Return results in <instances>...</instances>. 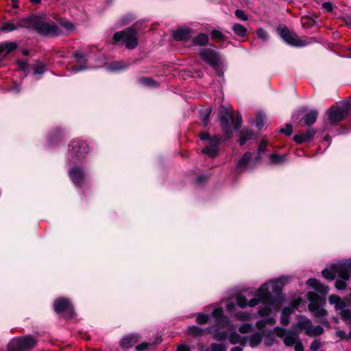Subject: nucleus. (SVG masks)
<instances>
[{
	"instance_id": "49530a36",
	"label": "nucleus",
	"mask_w": 351,
	"mask_h": 351,
	"mask_svg": "<svg viewBox=\"0 0 351 351\" xmlns=\"http://www.w3.org/2000/svg\"><path fill=\"white\" fill-rule=\"evenodd\" d=\"M60 25L69 32L74 29V26L71 22L66 19H61L60 21Z\"/></svg>"
},
{
	"instance_id": "052dcab7",
	"label": "nucleus",
	"mask_w": 351,
	"mask_h": 351,
	"mask_svg": "<svg viewBox=\"0 0 351 351\" xmlns=\"http://www.w3.org/2000/svg\"><path fill=\"white\" fill-rule=\"evenodd\" d=\"M149 346V343L144 342L139 345H138L136 348L137 351H144L145 350L148 346Z\"/></svg>"
},
{
	"instance_id": "864d4df0",
	"label": "nucleus",
	"mask_w": 351,
	"mask_h": 351,
	"mask_svg": "<svg viewBox=\"0 0 351 351\" xmlns=\"http://www.w3.org/2000/svg\"><path fill=\"white\" fill-rule=\"evenodd\" d=\"M235 16L238 19L241 21H247L248 19L247 15L244 12V11L237 9L235 10Z\"/></svg>"
},
{
	"instance_id": "f257e3e1",
	"label": "nucleus",
	"mask_w": 351,
	"mask_h": 351,
	"mask_svg": "<svg viewBox=\"0 0 351 351\" xmlns=\"http://www.w3.org/2000/svg\"><path fill=\"white\" fill-rule=\"evenodd\" d=\"M88 152L89 147L85 141L73 140L66 155V165L70 167L69 176L73 184L79 188L86 183V176L82 165Z\"/></svg>"
},
{
	"instance_id": "79ce46f5",
	"label": "nucleus",
	"mask_w": 351,
	"mask_h": 351,
	"mask_svg": "<svg viewBox=\"0 0 351 351\" xmlns=\"http://www.w3.org/2000/svg\"><path fill=\"white\" fill-rule=\"evenodd\" d=\"M341 319L348 324H351V309L343 308L340 312Z\"/></svg>"
},
{
	"instance_id": "6ab92c4d",
	"label": "nucleus",
	"mask_w": 351,
	"mask_h": 351,
	"mask_svg": "<svg viewBox=\"0 0 351 351\" xmlns=\"http://www.w3.org/2000/svg\"><path fill=\"white\" fill-rule=\"evenodd\" d=\"M288 282L287 277L281 276L278 278L267 281L269 283V288L271 287L272 292L276 295H280L284 285Z\"/></svg>"
},
{
	"instance_id": "6e6d98bb",
	"label": "nucleus",
	"mask_w": 351,
	"mask_h": 351,
	"mask_svg": "<svg viewBox=\"0 0 351 351\" xmlns=\"http://www.w3.org/2000/svg\"><path fill=\"white\" fill-rule=\"evenodd\" d=\"M280 132L285 134L287 136H290L293 132L291 125L287 124L285 128H280Z\"/></svg>"
},
{
	"instance_id": "9d476101",
	"label": "nucleus",
	"mask_w": 351,
	"mask_h": 351,
	"mask_svg": "<svg viewBox=\"0 0 351 351\" xmlns=\"http://www.w3.org/2000/svg\"><path fill=\"white\" fill-rule=\"evenodd\" d=\"M36 339L32 335L12 339L8 346V351H27L33 348L36 344Z\"/></svg>"
},
{
	"instance_id": "13d9d810",
	"label": "nucleus",
	"mask_w": 351,
	"mask_h": 351,
	"mask_svg": "<svg viewBox=\"0 0 351 351\" xmlns=\"http://www.w3.org/2000/svg\"><path fill=\"white\" fill-rule=\"evenodd\" d=\"M17 64L19 67L23 71H26L28 69L29 64L26 60H18Z\"/></svg>"
},
{
	"instance_id": "c85d7f7f",
	"label": "nucleus",
	"mask_w": 351,
	"mask_h": 351,
	"mask_svg": "<svg viewBox=\"0 0 351 351\" xmlns=\"http://www.w3.org/2000/svg\"><path fill=\"white\" fill-rule=\"evenodd\" d=\"M191 29L189 28L183 27L175 31L173 37L178 40H185L190 37Z\"/></svg>"
},
{
	"instance_id": "5fc2aeb1",
	"label": "nucleus",
	"mask_w": 351,
	"mask_h": 351,
	"mask_svg": "<svg viewBox=\"0 0 351 351\" xmlns=\"http://www.w3.org/2000/svg\"><path fill=\"white\" fill-rule=\"evenodd\" d=\"M293 140L297 143H299V144H302L304 142H308L307 141H306L305 139V137H304V135L303 134V133H300V134H295L293 137Z\"/></svg>"
},
{
	"instance_id": "473e14b6",
	"label": "nucleus",
	"mask_w": 351,
	"mask_h": 351,
	"mask_svg": "<svg viewBox=\"0 0 351 351\" xmlns=\"http://www.w3.org/2000/svg\"><path fill=\"white\" fill-rule=\"evenodd\" d=\"M232 29L237 36L241 38H245L247 36V29L243 25L239 23H235L232 25Z\"/></svg>"
},
{
	"instance_id": "a878e982",
	"label": "nucleus",
	"mask_w": 351,
	"mask_h": 351,
	"mask_svg": "<svg viewBox=\"0 0 351 351\" xmlns=\"http://www.w3.org/2000/svg\"><path fill=\"white\" fill-rule=\"evenodd\" d=\"M18 48L16 42H4L0 43V55L6 56Z\"/></svg>"
},
{
	"instance_id": "c756f323",
	"label": "nucleus",
	"mask_w": 351,
	"mask_h": 351,
	"mask_svg": "<svg viewBox=\"0 0 351 351\" xmlns=\"http://www.w3.org/2000/svg\"><path fill=\"white\" fill-rule=\"evenodd\" d=\"M328 302L330 304L335 305L337 310H341V311L346 307L344 301L337 295H330L328 297Z\"/></svg>"
},
{
	"instance_id": "bf43d9fd",
	"label": "nucleus",
	"mask_w": 351,
	"mask_h": 351,
	"mask_svg": "<svg viewBox=\"0 0 351 351\" xmlns=\"http://www.w3.org/2000/svg\"><path fill=\"white\" fill-rule=\"evenodd\" d=\"M236 308V304L234 302H228L226 306L228 312H232Z\"/></svg>"
},
{
	"instance_id": "dca6fc26",
	"label": "nucleus",
	"mask_w": 351,
	"mask_h": 351,
	"mask_svg": "<svg viewBox=\"0 0 351 351\" xmlns=\"http://www.w3.org/2000/svg\"><path fill=\"white\" fill-rule=\"evenodd\" d=\"M220 141V138L217 136L212 137L208 140V145L202 149V152L207 154L210 157H215L219 152L218 147Z\"/></svg>"
},
{
	"instance_id": "37998d69",
	"label": "nucleus",
	"mask_w": 351,
	"mask_h": 351,
	"mask_svg": "<svg viewBox=\"0 0 351 351\" xmlns=\"http://www.w3.org/2000/svg\"><path fill=\"white\" fill-rule=\"evenodd\" d=\"M210 316L206 313H198L196 317V322L199 324H205L209 322Z\"/></svg>"
},
{
	"instance_id": "423d86ee",
	"label": "nucleus",
	"mask_w": 351,
	"mask_h": 351,
	"mask_svg": "<svg viewBox=\"0 0 351 351\" xmlns=\"http://www.w3.org/2000/svg\"><path fill=\"white\" fill-rule=\"evenodd\" d=\"M274 333L282 339L285 345L287 347L294 346L295 351H304L302 341L299 335L292 329H285L279 326L274 328Z\"/></svg>"
},
{
	"instance_id": "3c124183",
	"label": "nucleus",
	"mask_w": 351,
	"mask_h": 351,
	"mask_svg": "<svg viewBox=\"0 0 351 351\" xmlns=\"http://www.w3.org/2000/svg\"><path fill=\"white\" fill-rule=\"evenodd\" d=\"M253 329L252 324H243L239 328V331L242 334H245L251 332Z\"/></svg>"
},
{
	"instance_id": "09e8293b",
	"label": "nucleus",
	"mask_w": 351,
	"mask_h": 351,
	"mask_svg": "<svg viewBox=\"0 0 351 351\" xmlns=\"http://www.w3.org/2000/svg\"><path fill=\"white\" fill-rule=\"evenodd\" d=\"M322 346V343L319 339L313 340L310 346L311 351H318Z\"/></svg>"
},
{
	"instance_id": "0eeeda50",
	"label": "nucleus",
	"mask_w": 351,
	"mask_h": 351,
	"mask_svg": "<svg viewBox=\"0 0 351 351\" xmlns=\"http://www.w3.org/2000/svg\"><path fill=\"white\" fill-rule=\"evenodd\" d=\"M113 43L120 46L124 45L129 49L136 48L138 42L135 29L129 27L115 32L113 35Z\"/></svg>"
},
{
	"instance_id": "4c0bfd02",
	"label": "nucleus",
	"mask_w": 351,
	"mask_h": 351,
	"mask_svg": "<svg viewBox=\"0 0 351 351\" xmlns=\"http://www.w3.org/2000/svg\"><path fill=\"white\" fill-rule=\"evenodd\" d=\"M286 155L272 154L269 155V159L271 160V163L274 165H280L286 161Z\"/></svg>"
},
{
	"instance_id": "4be33fe9",
	"label": "nucleus",
	"mask_w": 351,
	"mask_h": 351,
	"mask_svg": "<svg viewBox=\"0 0 351 351\" xmlns=\"http://www.w3.org/2000/svg\"><path fill=\"white\" fill-rule=\"evenodd\" d=\"M234 331L229 332L228 331V337L229 342L231 344H240L241 346L245 345L247 342V337H241L240 335H239L237 332H235V327L234 326H231V327Z\"/></svg>"
},
{
	"instance_id": "8fccbe9b",
	"label": "nucleus",
	"mask_w": 351,
	"mask_h": 351,
	"mask_svg": "<svg viewBox=\"0 0 351 351\" xmlns=\"http://www.w3.org/2000/svg\"><path fill=\"white\" fill-rule=\"evenodd\" d=\"M211 38L214 40H221L224 38V35L222 32L217 29H213L210 33Z\"/></svg>"
},
{
	"instance_id": "1a4fd4ad",
	"label": "nucleus",
	"mask_w": 351,
	"mask_h": 351,
	"mask_svg": "<svg viewBox=\"0 0 351 351\" xmlns=\"http://www.w3.org/2000/svg\"><path fill=\"white\" fill-rule=\"evenodd\" d=\"M327 114L332 125L337 124L351 114V102H346L337 106H332L328 110Z\"/></svg>"
},
{
	"instance_id": "c03bdc74",
	"label": "nucleus",
	"mask_w": 351,
	"mask_h": 351,
	"mask_svg": "<svg viewBox=\"0 0 351 351\" xmlns=\"http://www.w3.org/2000/svg\"><path fill=\"white\" fill-rule=\"evenodd\" d=\"M304 135L306 141H311L315 134L317 133V130L313 128H308L305 132H302Z\"/></svg>"
},
{
	"instance_id": "412c9836",
	"label": "nucleus",
	"mask_w": 351,
	"mask_h": 351,
	"mask_svg": "<svg viewBox=\"0 0 351 351\" xmlns=\"http://www.w3.org/2000/svg\"><path fill=\"white\" fill-rule=\"evenodd\" d=\"M75 58L79 65H76L71 68L73 73H77L87 69L88 67L86 66V56L80 52H75L74 55Z\"/></svg>"
},
{
	"instance_id": "393cba45",
	"label": "nucleus",
	"mask_w": 351,
	"mask_h": 351,
	"mask_svg": "<svg viewBox=\"0 0 351 351\" xmlns=\"http://www.w3.org/2000/svg\"><path fill=\"white\" fill-rule=\"evenodd\" d=\"M138 341V337L136 335H129L121 339L120 346L123 350H127L134 346Z\"/></svg>"
},
{
	"instance_id": "e433bc0d",
	"label": "nucleus",
	"mask_w": 351,
	"mask_h": 351,
	"mask_svg": "<svg viewBox=\"0 0 351 351\" xmlns=\"http://www.w3.org/2000/svg\"><path fill=\"white\" fill-rule=\"evenodd\" d=\"M252 137V132L249 130H243L240 133L239 143L241 145L245 144V143L250 140Z\"/></svg>"
},
{
	"instance_id": "aec40b11",
	"label": "nucleus",
	"mask_w": 351,
	"mask_h": 351,
	"mask_svg": "<svg viewBox=\"0 0 351 351\" xmlns=\"http://www.w3.org/2000/svg\"><path fill=\"white\" fill-rule=\"evenodd\" d=\"M237 304L241 308H245L247 306L249 307H254L259 304V300L256 299H251L247 300V298L241 294H238L235 298Z\"/></svg>"
},
{
	"instance_id": "cd10ccee",
	"label": "nucleus",
	"mask_w": 351,
	"mask_h": 351,
	"mask_svg": "<svg viewBox=\"0 0 351 351\" xmlns=\"http://www.w3.org/2000/svg\"><path fill=\"white\" fill-rule=\"evenodd\" d=\"M187 334L194 337H197L209 333L208 332L207 328L203 329L197 326H190L187 328Z\"/></svg>"
},
{
	"instance_id": "680f3d73",
	"label": "nucleus",
	"mask_w": 351,
	"mask_h": 351,
	"mask_svg": "<svg viewBox=\"0 0 351 351\" xmlns=\"http://www.w3.org/2000/svg\"><path fill=\"white\" fill-rule=\"evenodd\" d=\"M266 146H267L266 142L264 140H263L258 146V152L259 153L265 152L266 151Z\"/></svg>"
},
{
	"instance_id": "6e6552de",
	"label": "nucleus",
	"mask_w": 351,
	"mask_h": 351,
	"mask_svg": "<svg viewBox=\"0 0 351 351\" xmlns=\"http://www.w3.org/2000/svg\"><path fill=\"white\" fill-rule=\"evenodd\" d=\"M220 123L222 130L230 138L232 133L237 131L241 123V117L239 115L235 120L232 114V112L227 109H223L221 112Z\"/></svg>"
},
{
	"instance_id": "f704fd0d",
	"label": "nucleus",
	"mask_w": 351,
	"mask_h": 351,
	"mask_svg": "<svg viewBox=\"0 0 351 351\" xmlns=\"http://www.w3.org/2000/svg\"><path fill=\"white\" fill-rule=\"evenodd\" d=\"M233 317L239 321L246 322L250 320L252 314L247 311H240L234 314Z\"/></svg>"
},
{
	"instance_id": "39448f33",
	"label": "nucleus",
	"mask_w": 351,
	"mask_h": 351,
	"mask_svg": "<svg viewBox=\"0 0 351 351\" xmlns=\"http://www.w3.org/2000/svg\"><path fill=\"white\" fill-rule=\"evenodd\" d=\"M291 329L298 335L301 332L310 337L322 335L324 332V328L320 325H313L311 320L304 315L297 316L296 322L291 325Z\"/></svg>"
},
{
	"instance_id": "bb28decb",
	"label": "nucleus",
	"mask_w": 351,
	"mask_h": 351,
	"mask_svg": "<svg viewBox=\"0 0 351 351\" xmlns=\"http://www.w3.org/2000/svg\"><path fill=\"white\" fill-rule=\"evenodd\" d=\"M294 307H285L282 310L280 316V324L282 326H287L289 324V318L291 315L294 312Z\"/></svg>"
},
{
	"instance_id": "2f4dec72",
	"label": "nucleus",
	"mask_w": 351,
	"mask_h": 351,
	"mask_svg": "<svg viewBox=\"0 0 351 351\" xmlns=\"http://www.w3.org/2000/svg\"><path fill=\"white\" fill-rule=\"evenodd\" d=\"M318 112L315 109H313L308 112L304 117V122L306 125H313L317 120Z\"/></svg>"
},
{
	"instance_id": "2eb2a0df",
	"label": "nucleus",
	"mask_w": 351,
	"mask_h": 351,
	"mask_svg": "<svg viewBox=\"0 0 351 351\" xmlns=\"http://www.w3.org/2000/svg\"><path fill=\"white\" fill-rule=\"evenodd\" d=\"M325 302L324 299L319 298H314L311 301L308 309L314 317L322 318L326 316L327 311L324 308Z\"/></svg>"
},
{
	"instance_id": "9b49d317",
	"label": "nucleus",
	"mask_w": 351,
	"mask_h": 351,
	"mask_svg": "<svg viewBox=\"0 0 351 351\" xmlns=\"http://www.w3.org/2000/svg\"><path fill=\"white\" fill-rule=\"evenodd\" d=\"M38 34L47 37H55L66 34L53 22H45L40 17L36 30Z\"/></svg>"
},
{
	"instance_id": "f8f14e48",
	"label": "nucleus",
	"mask_w": 351,
	"mask_h": 351,
	"mask_svg": "<svg viewBox=\"0 0 351 351\" xmlns=\"http://www.w3.org/2000/svg\"><path fill=\"white\" fill-rule=\"evenodd\" d=\"M277 32L280 38L288 45L293 47H304L311 42L300 39L295 33L291 32L286 27H278Z\"/></svg>"
},
{
	"instance_id": "338daca9",
	"label": "nucleus",
	"mask_w": 351,
	"mask_h": 351,
	"mask_svg": "<svg viewBox=\"0 0 351 351\" xmlns=\"http://www.w3.org/2000/svg\"><path fill=\"white\" fill-rule=\"evenodd\" d=\"M336 335L341 339H346L347 338V334L344 330H337L336 332Z\"/></svg>"
},
{
	"instance_id": "69168bd1",
	"label": "nucleus",
	"mask_w": 351,
	"mask_h": 351,
	"mask_svg": "<svg viewBox=\"0 0 351 351\" xmlns=\"http://www.w3.org/2000/svg\"><path fill=\"white\" fill-rule=\"evenodd\" d=\"M177 351H191V349L187 345L181 344L178 346Z\"/></svg>"
},
{
	"instance_id": "b1692460",
	"label": "nucleus",
	"mask_w": 351,
	"mask_h": 351,
	"mask_svg": "<svg viewBox=\"0 0 351 351\" xmlns=\"http://www.w3.org/2000/svg\"><path fill=\"white\" fill-rule=\"evenodd\" d=\"M129 64L124 61H114L105 65L107 71L110 72H119L127 69Z\"/></svg>"
},
{
	"instance_id": "a19ab883",
	"label": "nucleus",
	"mask_w": 351,
	"mask_h": 351,
	"mask_svg": "<svg viewBox=\"0 0 351 351\" xmlns=\"http://www.w3.org/2000/svg\"><path fill=\"white\" fill-rule=\"evenodd\" d=\"M265 123V114L263 112H259L257 115L256 125L259 130H262Z\"/></svg>"
},
{
	"instance_id": "f3484780",
	"label": "nucleus",
	"mask_w": 351,
	"mask_h": 351,
	"mask_svg": "<svg viewBox=\"0 0 351 351\" xmlns=\"http://www.w3.org/2000/svg\"><path fill=\"white\" fill-rule=\"evenodd\" d=\"M40 16L36 15H31L22 18L19 21V26L20 28H27L36 30Z\"/></svg>"
},
{
	"instance_id": "a211bd4d",
	"label": "nucleus",
	"mask_w": 351,
	"mask_h": 351,
	"mask_svg": "<svg viewBox=\"0 0 351 351\" xmlns=\"http://www.w3.org/2000/svg\"><path fill=\"white\" fill-rule=\"evenodd\" d=\"M252 163V154L251 152H247L245 153L243 156L239 159L237 165V170L239 172H242L246 169L251 168L254 164Z\"/></svg>"
},
{
	"instance_id": "c9c22d12",
	"label": "nucleus",
	"mask_w": 351,
	"mask_h": 351,
	"mask_svg": "<svg viewBox=\"0 0 351 351\" xmlns=\"http://www.w3.org/2000/svg\"><path fill=\"white\" fill-rule=\"evenodd\" d=\"M210 113H211L210 108L202 109L199 112L200 118H201L202 121L203 122L204 127H206L208 123Z\"/></svg>"
},
{
	"instance_id": "ddd939ff",
	"label": "nucleus",
	"mask_w": 351,
	"mask_h": 351,
	"mask_svg": "<svg viewBox=\"0 0 351 351\" xmlns=\"http://www.w3.org/2000/svg\"><path fill=\"white\" fill-rule=\"evenodd\" d=\"M53 308L58 314H62L66 319L73 318L75 315L73 305L67 298H60L56 300Z\"/></svg>"
},
{
	"instance_id": "4d7b16f0",
	"label": "nucleus",
	"mask_w": 351,
	"mask_h": 351,
	"mask_svg": "<svg viewBox=\"0 0 351 351\" xmlns=\"http://www.w3.org/2000/svg\"><path fill=\"white\" fill-rule=\"evenodd\" d=\"M275 342V338L271 335H267L264 339V343L266 346H271Z\"/></svg>"
},
{
	"instance_id": "0e129e2a",
	"label": "nucleus",
	"mask_w": 351,
	"mask_h": 351,
	"mask_svg": "<svg viewBox=\"0 0 351 351\" xmlns=\"http://www.w3.org/2000/svg\"><path fill=\"white\" fill-rule=\"evenodd\" d=\"M21 88L20 84L14 83L10 88V90L14 93H19L21 90Z\"/></svg>"
},
{
	"instance_id": "ea45409f",
	"label": "nucleus",
	"mask_w": 351,
	"mask_h": 351,
	"mask_svg": "<svg viewBox=\"0 0 351 351\" xmlns=\"http://www.w3.org/2000/svg\"><path fill=\"white\" fill-rule=\"evenodd\" d=\"M46 71V65L41 61H36L34 67V74H43Z\"/></svg>"
},
{
	"instance_id": "58836bf2",
	"label": "nucleus",
	"mask_w": 351,
	"mask_h": 351,
	"mask_svg": "<svg viewBox=\"0 0 351 351\" xmlns=\"http://www.w3.org/2000/svg\"><path fill=\"white\" fill-rule=\"evenodd\" d=\"M208 41V36L205 34H199L193 38V43L196 45H204Z\"/></svg>"
},
{
	"instance_id": "de8ad7c7",
	"label": "nucleus",
	"mask_w": 351,
	"mask_h": 351,
	"mask_svg": "<svg viewBox=\"0 0 351 351\" xmlns=\"http://www.w3.org/2000/svg\"><path fill=\"white\" fill-rule=\"evenodd\" d=\"M256 33H257L258 37L259 38H261V40H263V41L265 42L269 40V34L267 32V31H265L264 29L258 28L256 31Z\"/></svg>"
},
{
	"instance_id": "774afa93",
	"label": "nucleus",
	"mask_w": 351,
	"mask_h": 351,
	"mask_svg": "<svg viewBox=\"0 0 351 351\" xmlns=\"http://www.w3.org/2000/svg\"><path fill=\"white\" fill-rule=\"evenodd\" d=\"M322 7L326 11H331L332 9V4L330 2H324L322 4Z\"/></svg>"
},
{
	"instance_id": "7c9ffc66",
	"label": "nucleus",
	"mask_w": 351,
	"mask_h": 351,
	"mask_svg": "<svg viewBox=\"0 0 351 351\" xmlns=\"http://www.w3.org/2000/svg\"><path fill=\"white\" fill-rule=\"evenodd\" d=\"M247 341L252 348L258 346L262 341V335L260 332H256L250 336H247Z\"/></svg>"
},
{
	"instance_id": "7ed1b4c3",
	"label": "nucleus",
	"mask_w": 351,
	"mask_h": 351,
	"mask_svg": "<svg viewBox=\"0 0 351 351\" xmlns=\"http://www.w3.org/2000/svg\"><path fill=\"white\" fill-rule=\"evenodd\" d=\"M322 276L327 280H332L336 277L339 279L335 282V288L337 290H344L347 287V282L351 277V260H346L332 265L322 271Z\"/></svg>"
},
{
	"instance_id": "a18cd8bd",
	"label": "nucleus",
	"mask_w": 351,
	"mask_h": 351,
	"mask_svg": "<svg viewBox=\"0 0 351 351\" xmlns=\"http://www.w3.org/2000/svg\"><path fill=\"white\" fill-rule=\"evenodd\" d=\"M139 82L146 86L154 87L156 86V82L150 77H142L139 80Z\"/></svg>"
},
{
	"instance_id": "72a5a7b5",
	"label": "nucleus",
	"mask_w": 351,
	"mask_h": 351,
	"mask_svg": "<svg viewBox=\"0 0 351 351\" xmlns=\"http://www.w3.org/2000/svg\"><path fill=\"white\" fill-rule=\"evenodd\" d=\"M19 28H20V27L19 26V22L15 24L11 21H6L3 24V25L0 28V31L10 32L15 31Z\"/></svg>"
},
{
	"instance_id": "20e7f679",
	"label": "nucleus",
	"mask_w": 351,
	"mask_h": 351,
	"mask_svg": "<svg viewBox=\"0 0 351 351\" xmlns=\"http://www.w3.org/2000/svg\"><path fill=\"white\" fill-rule=\"evenodd\" d=\"M211 307L213 308L211 315L217 323L207 327L208 332L213 335V339L216 341L226 340L228 337V330L223 329L230 326V319L224 315L222 307L215 306L214 305L207 306V308Z\"/></svg>"
},
{
	"instance_id": "f03ea898",
	"label": "nucleus",
	"mask_w": 351,
	"mask_h": 351,
	"mask_svg": "<svg viewBox=\"0 0 351 351\" xmlns=\"http://www.w3.org/2000/svg\"><path fill=\"white\" fill-rule=\"evenodd\" d=\"M255 296L256 298L253 299L259 300V304L262 302L265 303L258 308V315L263 319L256 322V328L261 330L266 325H274L276 322V316L280 306L276 304L277 300L272 296L269 291V283L266 282L261 285L257 289Z\"/></svg>"
},
{
	"instance_id": "5701e85b",
	"label": "nucleus",
	"mask_w": 351,
	"mask_h": 351,
	"mask_svg": "<svg viewBox=\"0 0 351 351\" xmlns=\"http://www.w3.org/2000/svg\"><path fill=\"white\" fill-rule=\"evenodd\" d=\"M306 284L311 287L315 291L320 293L322 295H326L329 291L328 287L323 285L315 278H310L307 280Z\"/></svg>"
},
{
	"instance_id": "e2e57ef3",
	"label": "nucleus",
	"mask_w": 351,
	"mask_h": 351,
	"mask_svg": "<svg viewBox=\"0 0 351 351\" xmlns=\"http://www.w3.org/2000/svg\"><path fill=\"white\" fill-rule=\"evenodd\" d=\"M199 138L202 141H208L211 138L210 137V135L208 132H202L199 134Z\"/></svg>"
},
{
	"instance_id": "603ef678",
	"label": "nucleus",
	"mask_w": 351,
	"mask_h": 351,
	"mask_svg": "<svg viewBox=\"0 0 351 351\" xmlns=\"http://www.w3.org/2000/svg\"><path fill=\"white\" fill-rule=\"evenodd\" d=\"M211 351H226V348L221 343H213L210 345Z\"/></svg>"
},
{
	"instance_id": "4468645a",
	"label": "nucleus",
	"mask_w": 351,
	"mask_h": 351,
	"mask_svg": "<svg viewBox=\"0 0 351 351\" xmlns=\"http://www.w3.org/2000/svg\"><path fill=\"white\" fill-rule=\"evenodd\" d=\"M201 58L214 69H217L220 64V58L217 51L213 49L204 48L199 51Z\"/></svg>"
}]
</instances>
